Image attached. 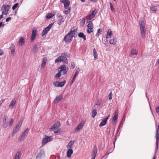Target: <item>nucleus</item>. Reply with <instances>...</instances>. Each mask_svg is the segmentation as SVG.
Here are the masks:
<instances>
[{
	"instance_id": "f257e3e1",
	"label": "nucleus",
	"mask_w": 159,
	"mask_h": 159,
	"mask_svg": "<svg viewBox=\"0 0 159 159\" xmlns=\"http://www.w3.org/2000/svg\"><path fill=\"white\" fill-rule=\"evenodd\" d=\"M76 31L77 30L75 29L73 30H71L64 37V40L66 43L71 42L73 37L75 36V35H77V34L75 33Z\"/></svg>"
},
{
	"instance_id": "f03ea898",
	"label": "nucleus",
	"mask_w": 159,
	"mask_h": 159,
	"mask_svg": "<svg viewBox=\"0 0 159 159\" xmlns=\"http://www.w3.org/2000/svg\"><path fill=\"white\" fill-rule=\"evenodd\" d=\"M139 24L140 27L141 36L143 39H144L145 36L146 29L143 20H140L139 22Z\"/></svg>"
},
{
	"instance_id": "7ed1b4c3",
	"label": "nucleus",
	"mask_w": 159,
	"mask_h": 159,
	"mask_svg": "<svg viewBox=\"0 0 159 159\" xmlns=\"http://www.w3.org/2000/svg\"><path fill=\"white\" fill-rule=\"evenodd\" d=\"M61 61L66 64H67L68 63V61L66 57L63 56H59L55 60V63H58Z\"/></svg>"
},
{
	"instance_id": "20e7f679",
	"label": "nucleus",
	"mask_w": 159,
	"mask_h": 159,
	"mask_svg": "<svg viewBox=\"0 0 159 159\" xmlns=\"http://www.w3.org/2000/svg\"><path fill=\"white\" fill-rule=\"evenodd\" d=\"M10 8L9 5H3L2 7V13L4 15H7L8 13V11Z\"/></svg>"
},
{
	"instance_id": "39448f33",
	"label": "nucleus",
	"mask_w": 159,
	"mask_h": 159,
	"mask_svg": "<svg viewBox=\"0 0 159 159\" xmlns=\"http://www.w3.org/2000/svg\"><path fill=\"white\" fill-rule=\"evenodd\" d=\"M60 72L61 74L64 75L66 73L68 70V68L66 65H62L60 67Z\"/></svg>"
},
{
	"instance_id": "423d86ee",
	"label": "nucleus",
	"mask_w": 159,
	"mask_h": 159,
	"mask_svg": "<svg viewBox=\"0 0 159 159\" xmlns=\"http://www.w3.org/2000/svg\"><path fill=\"white\" fill-rule=\"evenodd\" d=\"M93 26L92 22L90 21L87 25V32L90 34L93 31Z\"/></svg>"
},
{
	"instance_id": "0eeeda50",
	"label": "nucleus",
	"mask_w": 159,
	"mask_h": 159,
	"mask_svg": "<svg viewBox=\"0 0 159 159\" xmlns=\"http://www.w3.org/2000/svg\"><path fill=\"white\" fill-rule=\"evenodd\" d=\"M53 25V24L52 23L50 24L47 27L45 28V29L42 32V36L45 35L51 29Z\"/></svg>"
},
{
	"instance_id": "6e6552de",
	"label": "nucleus",
	"mask_w": 159,
	"mask_h": 159,
	"mask_svg": "<svg viewBox=\"0 0 159 159\" xmlns=\"http://www.w3.org/2000/svg\"><path fill=\"white\" fill-rule=\"evenodd\" d=\"M22 124V122H19L18 124L14 128L12 135H14L17 131L19 129Z\"/></svg>"
},
{
	"instance_id": "1a4fd4ad",
	"label": "nucleus",
	"mask_w": 159,
	"mask_h": 159,
	"mask_svg": "<svg viewBox=\"0 0 159 159\" xmlns=\"http://www.w3.org/2000/svg\"><path fill=\"white\" fill-rule=\"evenodd\" d=\"M44 150L43 149L40 150L36 156V159H41L44 156Z\"/></svg>"
},
{
	"instance_id": "9d476101",
	"label": "nucleus",
	"mask_w": 159,
	"mask_h": 159,
	"mask_svg": "<svg viewBox=\"0 0 159 159\" xmlns=\"http://www.w3.org/2000/svg\"><path fill=\"white\" fill-rule=\"evenodd\" d=\"M7 119L8 118L7 116H3V118L2 126L4 128H6L8 126V122Z\"/></svg>"
},
{
	"instance_id": "9b49d317",
	"label": "nucleus",
	"mask_w": 159,
	"mask_h": 159,
	"mask_svg": "<svg viewBox=\"0 0 159 159\" xmlns=\"http://www.w3.org/2000/svg\"><path fill=\"white\" fill-rule=\"evenodd\" d=\"M52 139V137L51 136H46L45 138L43 139L42 140L43 145H44L48 142L50 141Z\"/></svg>"
},
{
	"instance_id": "f8f14e48",
	"label": "nucleus",
	"mask_w": 159,
	"mask_h": 159,
	"mask_svg": "<svg viewBox=\"0 0 159 159\" xmlns=\"http://www.w3.org/2000/svg\"><path fill=\"white\" fill-rule=\"evenodd\" d=\"M57 16L59 18L58 19V24L60 25L65 21V19L60 14H58L57 15Z\"/></svg>"
},
{
	"instance_id": "ddd939ff",
	"label": "nucleus",
	"mask_w": 159,
	"mask_h": 159,
	"mask_svg": "<svg viewBox=\"0 0 159 159\" xmlns=\"http://www.w3.org/2000/svg\"><path fill=\"white\" fill-rule=\"evenodd\" d=\"M60 126V122L58 121L52 127L50 128V130H54L57 129Z\"/></svg>"
},
{
	"instance_id": "4468645a",
	"label": "nucleus",
	"mask_w": 159,
	"mask_h": 159,
	"mask_svg": "<svg viewBox=\"0 0 159 159\" xmlns=\"http://www.w3.org/2000/svg\"><path fill=\"white\" fill-rule=\"evenodd\" d=\"M37 30L35 28L33 29L32 30V32L31 34V40L32 41L34 40V39L36 37Z\"/></svg>"
},
{
	"instance_id": "2eb2a0df",
	"label": "nucleus",
	"mask_w": 159,
	"mask_h": 159,
	"mask_svg": "<svg viewBox=\"0 0 159 159\" xmlns=\"http://www.w3.org/2000/svg\"><path fill=\"white\" fill-rule=\"evenodd\" d=\"M84 125V121H82L79 123L77 125V127L75 129V130L79 131L80 129L82 128Z\"/></svg>"
},
{
	"instance_id": "dca6fc26",
	"label": "nucleus",
	"mask_w": 159,
	"mask_h": 159,
	"mask_svg": "<svg viewBox=\"0 0 159 159\" xmlns=\"http://www.w3.org/2000/svg\"><path fill=\"white\" fill-rule=\"evenodd\" d=\"M62 98V96L61 95H60L56 96L55 99L54 101V103L55 104H57L60 101Z\"/></svg>"
},
{
	"instance_id": "f3484780",
	"label": "nucleus",
	"mask_w": 159,
	"mask_h": 159,
	"mask_svg": "<svg viewBox=\"0 0 159 159\" xmlns=\"http://www.w3.org/2000/svg\"><path fill=\"white\" fill-rule=\"evenodd\" d=\"M80 70L79 68H78L76 70V71L75 72V74L73 77V78L70 82V84H72L74 80H75V78L77 74L80 71Z\"/></svg>"
},
{
	"instance_id": "a211bd4d",
	"label": "nucleus",
	"mask_w": 159,
	"mask_h": 159,
	"mask_svg": "<svg viewBox=\"0 0 159 159\" xmlns=\"http://www.w3.org/2000/svg\"><path fill=\"white\" fill-rule=\"evenodd\" d=\"M115 115L113 117L112 120V124L114 125L115 123V121L117 120V115H118V114L117 113V112L116 111L115 112Z\"/></svg>"
},
{
	"instance_id": "6ab92c4d",
	"label": "nucleus",
	"mask_w": 159,
	"mask_h": 159,
	"mask_svg": "<svg viewBox=\"0 0 159 159\" xmlns=\"http://www.w3.org/2000/svg\"><path fill=\"white\" fill-rule=\"evenodd\" d=\"M21 152L20 150L18 151L15 155L14 159H20L21 156Z\"/></svg>"
},
{
	"instance_id": "aec40b11",
	"label": "nucleus",
	"mask_w": 159,
	"mask_h": 159,
	"mask_svg": "<svg viewBox=\"0 0 159 159\" xmlns=\"http://www.w3.org/2000/svg\"><path fill=\"white\" fill-rule=\"evenodd\" d=\"M97 11H96V10L94 9L93 11L91 13V14L89 17V18L88 20H91L93 17L95 16V15Z\"/></svg>"
},
{
	"instance_id": "412c9836",
	"label": "nucleus",
	"mask_w": 159,
	"mask_h": 159,
	"mask_svg": "<svg viewBox=\"0 0 159 159\" xmlns=\"http://www.w3.org/2000/svg\"><path fill=\"white\" fill-rule=\"evenodd\" d=\"M25 43V40L24 38L21 37L20 38L18 44L20 46H22Z\"/></svg>"
},
{
	"instance_id": "4be33fe9",
	"label": "nucleus",
	"mask_w": 159,
	"mask_h": 159,
	"mask_svg": "<svg viewBox=\"0 0 159 159\" xmlns=\"http://www.w3.org/2000/svg\"><path fill=\"white\" fill-rule=\"evenodd\" d=\"M11 50V54L13 56H14V52H15V45L13 44H11L10 47Z\"/></svg>"
},
{
	"instance_id": "5701e85b",
	"label": "nucleus",
	"mask_w": 159,
	"mask_h": 159,
	"mask_svg": "<svg viewBox=\"0 0 159 159\" xmlns=\"http://www.w3.org/2000/svg\"><path fill=\"white\" fill-rule=\"evenodd\" d=\"M117 42V40L116 38L113 37L110 40V43L111 44H115Z\"/></svg>"
},
{
	"instance_id": "b1692460",
	"label": "nucleus",
	"mask_w": 159,
	"mask_h": 159,
	"mask_svg": "<svg viewBox=\"0 0 159 159\" xmlns=\"http://www.w3.org/2000/svg\"><path fill=\"white\" fill-rule=\"evenodd\" d=\"M73 152V150L71 149H69L67 152V156L68 157H70L71 156Z\"/></svg>"
},
{
	"instance_id": "393cba45",
	"label": "nucleus",
	"mask_w": 159,
	"mask_h": 159,
	"mask_svg": "<svg viewBox=\"0 0 159 159\" xmlns=\"http://www.w3.org/2000/svg\"><path fill=\"white\" fill-rule=\"evenodd\" d=\"M107 118H104L101 122L99 124V126H102L105 125L107 123Z\"/></svg>"
},
{
	"instance_id": "a878e982",
	"label": "nucleus",
	"mask_w": 159,
	"mask_h": 159,
	"mask_svg": "<svg viewBox=\"0 0 159 159\" xmlns=\"http://www.w3.org/2000/svg\"><path fill=\"white\" fill-rule=\"evenodd\" d=\"M112 32L111 30L109 29L108 30V31L106 35V38H110L111 37V36L112 35Z\"/></svg>"
},
{
	"instance_id": "bb28decb",
	"label": "nucleus",
	"mask_w": 159,
	"mask_h": 159,
	"mask_svg": "<svg viewBox=\"0 0 159 159\" xmlns=\"http://www.w3.org/2000/svg\"><path fill=\"white\" fill-rule=\"evenodd\" d=\"M78 36L79 37L83 39L84 40H86V36L82 32H80L78 34Z\"/></svg>"
},
{
	"instance_id": "cd10ccee",
	"label": "nucleus",
	"mask_w": 159,
	"mask_h": 159,
	"mask_svg": "<svg viewBox=\"0 0 159 159\" xmlns=\"http://www.w3.org/2000/svg\"><path fill=\"white\" fill-rule=\"evenodd\" d=\"M38 51V46L37 45H34L33 48L32 52L34 53L35 54Z\"/></svg>"
},
{
	"instance_id": "c85d7f7f",
	"label": "nucleus",
	"mask_w": 159,
	"mask_h": 159,
	"mask_svg": "<svg viewBox=\"0 0 159 159\" xmlns=\"http://www.w3.org/2000/svg\"><path fill=\"white\" fill-rule=\"evenodd\" d=\"M131 53L133 55H136L137 56L138 54V50L136 49H133L131 51Z\"/></svg>"
},
{
	"instance_id": "c756f323",
	"label": "nucleus",
	"mask_w": 159,
	"mask_h": 159,
	"mask_svg": "<svg viewBox=\"0 0 159 159\" xmlns=\"http://www.w3.org/2000/svg\"><path fill=\"white\" fill-rule=\"evenodd\" d=\"M26 136L23 134H22L20 137V138L18 139L19 142H20L21 141H23L24 140Z\"/></svg>"
},
{
	"instance_id": "7c9ffc66",
	"label": "nucleus",
	"mask_w": 159,
	"mask_h": 159,
	"mask_svg": "<svg viewBox=\"0 0 159 159\" xmlns=\"http://www.w3.org/2000/svg\"><path fill=\"white\" fill-rule=\"evenodd\" d=\"M85 20L84 18H83L80 21V26H83L85 23Z\"/></svg>"
},
{
	"instance_id": "2f4dec72",
	"label": "nucleus",
	"mask_w": 159,
	"mask_h": 159,
	"mask_svg": "<svg viewBox=\"0 0 159 159\" xmlns=\"http://www.w3.org/2000/svg\"><path fill=\"white\" fill-rule=\"evenodd\" d=\"M93 56L94 59H97L98 58V54L97 52V51L95 48H94L93 50Z\"/></svg>"
},
{
	"instance_id": "473e14b6",
	"label": "nucleus",
	"mask_w": 159,
	"mask_h": 159,
	"mask_svg": "<svg viewBox=\"0 0 159 159\" xmlns=\"http://www.w3.org/2000/svg\"><path fill=\"white\" fill-rule=\"evenodd\" d=\"M74 141H70L68 143L67 145V147L68 148H71L72 147V146L73 145Z\"/></svg>"
},
{
	"instance_id": "72a5a7b5",
	"label": "nucleus",
	"mask_w": 159,
	"mask_h": 159,
	"mask_svg": "<svg viewBox=\"0 0 159 159\" xmlns=\"http://www.w3.org/2000/svg\"><path fill=\"white\" fill-rule=\"evenodd\" d=\"M16 103V100L15 99H13L11 102V103L10 105V107H11V108H13V106L15 105Z\"/></svg>"
},
{
	"instance_id": "f704fd0d",
	"label": "nucleus",
	"mask_w": 159,
	"mask_h": 159,
	"mask_svg": "<svg viewBox=\"0 0 159 159\" xmlns=\"http://www.w3.org/2000/svg\"><path fill=\"white\" fill-rule=\"evenodd\" d=\"M47 62L46 59V58H44L43 60L42 64L41 65V67L44 68Z\"/></svg>"
},
{
	"instance_id": "c9c22d12",
	"label": "nucleus",
	"mask_w": 159,
	"mask_h": 159,
	"mask_svg": "<svg viewBox=\"0 0 159 159\" xmlns=\"http://www.w3.org/2000/svg\"><path fill=\"white\" fill-rule=\"evenodd\" d=\"M97 114V112L96 110L93 109L92 111V117L93 118H94Z\"/></svg>"
},
{
	"instance_id": "e433bc0d",
	"label": "nucleus",
	"mask_w": 159,
	"mask_h": 159,
	"mask_svg": "<svg viewBox=\"0 0 159 159\" xmlns=\"http://www.w3.org/2000/svg\"><path fill=\"white\" fill-rule=\"evenodd\" d=\"M93 152V156L95 157L97 153V148L96 146L94 147Z\"/></svg>"
},
{
	"instance_id": "4c0bfd02",
	"label": "nucleus",
	"mask_w": 159,
	"mask_h": 159,
	"mask_svg": "<svg viewBox=\"0 0 159 159\" xmlns=\"http://www.w3.org/2000/svg\"><path fill=\"white\" fill-rule=\"evenodd\" d=\"M54 16V14L52 13H48L46 16V18L49 19L52 17Z\"/></svg>"
},
{
	"instance_id": "58836bf2",
	"label": "nucleus",
	"mask_w": 159,
	"mask_h": 159,
	"mask_svg": "<svg viewBox=\"0 0 159 159\" xmlns=\"http://www.w3.org/2000/svg\"><path fill=\"white\" fill-rule=\"evenodd\" d=\"M66 83V80H64L63 82H59V87H63Z\"/></svg>"
},
{
	"instance_id": "ea45409f",
	"label": "nucleus",
	"mask_w": 159,
	"mask_h": 159,
	"mask_svg": "<svg viewBox=\"0 0 159 159\" xmlns=\"http://www.w3.org/2000/svg\"><path fill=\"white\" fill-rule=\"evenodd\" d=\"M69 1H67L66 2L63 3L64 4V7L65 9H67L68 8V7L69 5L70 4Z\"/></svg>"
},
{
	"instance_id": "a19ab883",
	"label": "nucleus",
	"mask_w": 159,
	"mask_h": 159,
	"mask_svg": "<svg viewBox=\"0 0 159 159\" xmlns=\"http://www.w3.org/2000/svg\"><path fill=\"white\" fill-rule=\"evenodd\" d=\"M29 131V129L28 128H26V129H25L24 131L23 132L22 134L24 135L25 136H26L27 134H28V132Z\"/></svg>"
},
{
	"instance_id": "79ce46f5",
	"label": "nucleus",
	"mask_w": 159,
	"mask_h": 159,
	"mask_svg": "<svg viewBox=\"0 0 159 159\" xmlns=\"http://www.w3.org/2000/svg\"><path fill=\"white\" fill-rule=\"evenodd\" d=\"M102 102V100L101 99H99L98 100L97 103L95 104V105H94V106L95 107L96 105H100V104H101V102Z\"/></svg>"
},
{
	"instance_id": "37998d69",
	"label": "nucleus",
	"mask_w": 159,
	"mask_h": 159,
	"mask_svg": "<svg viewBox=\"0 0 159 159\" xmlns=\"http://www.w3.org/2000/svg\"><path fill=\"white\" fill-rule=\"evenodd\" d=\"M157 8L156 6L152 7L150 8V9L151 11H154L155 12L157 11Z\"/></svg>"
},
{
	"instance_id": "c03bdc74",
	"label": "nucleus",
	"mask_w": 159,
	"mask_h": 159,
	"mask_svg": "<svg viewBox=\"0 0 159 159\" xmlns=\"http://www.w3.org/2000/svg\"><path fill=\"white\" fill-rule=\"evenodd\" d=\"M13 123H14V120H13V118H11L10 121H9V126L10 127H11V126L13 124Z\"/></svg>"
},
{
	"instance_id": "a18cd8bd",
	"label": "nucleus",
	"mask_w": 159,
	"mask_h": 159,
	"mask_svg": "<svg viewBox=\"0 0 159 159\" xmlns=\"http://www.w3.org/2000/svg\"><path fill=\"white\" fill-rule=\"evenodd\" d=\"M53 84L54 86L59 87V82L58 81H55L53 83Z\"/></svg>"
},
{
	"instance_id": "49530a36",
	"label": "nucleus",
	"mask_w": 159,
	"mask_h": 159,
	"mask_svg": "<svg viewBox=\"0 0 159 159\" xmlns=\"http://www.w3.org/2000/svg\"><path fill=\"white\" fill-rule=\"evenodd\" d=\"M101 29H99L97 30V33H96V35L98 37L99 35L101 34Z\"/></svg>"
},
{
	"instance_id": "de8ad7c7",
	"label": "nucleus",
	"mask_w": 159,
	"mask_h": 159,
	"mask_svg": "<svg viewBox=\"0 0 159 159\" xmlns=\"http://www.w3.org/2000/svg\"><path fill=\"white\" fill-rule=\"evenodd\" d=\"M70 7L67 10L64 11L63 13L66 15L68 14L70 12Z\"/></svg>"
},
{
	"instance_id": "09e8293b",
	"label": "nucleus",
	"mask_w": 159,
	"mask_h": 159,
	"mask_svg": "<svg viewBox=\"0 0 159 159\" xmlns=\"http://www.w3.org/2000/svg\"><path fill=\"white\" fill-rule=\"evenodd\" d=\"M18 3H16L12 7V9L13 10H14L18 6Z\"/></svg>"
},
{
	"instance_id": "8fccbe9b",
	"label": "nucleus",
	"mask_w": 159,
	"mask_h": 159,
	"mask_svg": "<svg viewBox=\"0 0 159 159\" xmlns=\"http://www.w3.org/2000/svg\"><path fill=\"white\" fill-rule=\"evenodd\" d=\"M54 132L55 134L58 133L61 134L62 133V131L60 129H57V131H54Z\"/></svg>"
},
{
	"instance_id": "3c124183",
	"label": "nucleus",
	"mask_w": 159,
	"mask_h": 159,
	"mask_svg": "<svg viewBox=\"0 0 159 159\" xmlns=\"http://www.w3.org/2000/svg\"><path fill=\"white\" fill-rule=\"evenodd\" d=\"M110 5L111 10L112 11H114L115 10V9L111 2L110 3Z\"/></svg>"
},
{
	"instance_id": "603ef678",
	"label": "nucleus",
	"mask_w": 159,
	"mask_h": 159,
	"mask_svg": "<svg viewBox=\"0 0 159 159\" xmlns=\"http://www.w3.org/2000/svg\"><path fill=\"white\" fill-rule=\"evenodd\" d=\"M156 145L157 148H158V143L159 140V136H156Z\"/></svg>"
},
{
	"instance_id": "864d4df0",
	"label": "nucleus",
	"mask_w": 159,
	"mask_h": 159,
	"mask_svg": "<svg viewBox=\"0 0 159 159\" xmlns=\"http://www.w3.org/2000/svg\"><path fill=\"white\" fill-rule=\"evenodd\" d=\"M61 73L59 71L56 75L55 77L58 78L60 77L61 76Z\"/></svg>"
},
{
	"instance_id": "5fc2aeb1",
	"label": "nucleus",
	"mask_w": 159,
	"mask_h": 159,
	"mask_svg": "<svg viewBox=\"0 0 159 159\" xmlns=\"http://www.w3.org/2000/svg\"><path fill=\"white\" fill-rule=\"evenodd\" d=\"M75 66V64L74 62L71 63V66L72 69L74 68Z\"/></svg>"
},
{
	"instance_id": "6e6d98bb",
	"label": "nucleus",
	"mask_w": 159,
	"mask_h": 159,
	"mask_svg": "<svg viewBox=\"0 0 159 159\" xmlns=\"http://www.w3.org/2000/svg\"><path fill=\"white\" fill-rule=\"evenodd\" d=\"M112 94L111 92L108 96V98L109 100H111L112 99Z\"/></svg>"
},
{
	"instance_id": "4d7b16f0",
	"label": "nucleus",
	"mask_w": 159,
	"mask_h": 159,
	"mask_svg": "<svg viewBox=\"0 0 159 159\" xmlns=\"http://www.w3.org/2000/svg\"><path fill=\"white\" fill-rule=\"evenodd\" d=\"M11 19V17L7 18L6 20V22H8Z\"/></svg>"
},
{
	"instance_id": "13d9d810",
	"label": "nucleus",
	"mask_w": 159,
	"mask_h": 159,
	"mask_svg": "<svg viewBox=\"0 0 159 159\" xmlns=\"http://www.w3.org/2000/svg\"><path fill=\"white\" fill-rule=\"evenodd\" d=\"M3 54V51L1 49L0 50V56L2 55Z\"/></svg>"
},
{
	"instance_id": "bf43d9fd",
	"label": "nucleus",
	"mask_w": 159,
	"mask_h": 159,
	"mask_svg": "<svg viewBox=\"0 0 159 159\" xmlns=\"http://www.w3.org/2000/svg\"><path fill=\"white\" fill-rule=\"evenodd\" d=\"M156 112H159V107H157L156 108Z\"/></svg>"
},
{
	"instance_id": "052dcab7",
	"label": "nucleus",
	"mask_w": 159,
	"mask_h": 159,
	"mask_svg": "<svg viewBox=\"0 0 159 159\" xmlns=\"http://www.w3.org/2000/svg\"><path fill=\"white\" fill-rule=\"evenodd\" d=\"M61 2L62 3H64L67 1V0H60Z\"/></svg>"
},
{
	"instance_id": "680f3d73",
	"label": "nucleus",
	"mask_w": 159,
	"mask_h": 159,
	"mask_svg": "<svg viewBox=\"0 0 159 159\" xmlns=\"http://www.w3.org/2000/svg\"><path fill=\"white\" fill-rule=\"evenodd\" d=\"M157 131H158L157 130V133H156V136H159V133H158Z\"/></svg>"
},
{
	"instance_id": "e2e57ef3",
	"label": "nucleus",
	"mask_w": 159,
	"mask_h": 159,
	"mask_svg": "<svg viewBox=\"0 0 159 159\" xmlns=\"http://www.w3.org/2000/svg\"><path fill=\"white\" fill-rule=\"evenodd\" d=\"M3 14H1V15H0V19H1V18H3Z\"/></svg>"
},
{
	"instance_id": "0e129e2a",
	"label": "nucleus",
	"mask_w": 159,
	"mask_h": 159,
	"mask_svg": "<svg viewBox=\"0 0 159 159\" xmlns=\"http://www.w3.org/2000/svg\"><path fill=\"white\" fill-rule=\"evenodd\" d=\"M157 64L158 65H159V59H157Z\"/></svg>"
},
{
	"instance_id": "69168bd1",
	"label": "nucleus",
	"mask_w": 159,
	"mask_h": 159,
	"mask_svg": "<svg viewBox=\"0 0 159 159\" xmlns=\"http://www.w3.org/2000/svg\"><path fill=\"white\" fill-rule=\"evenodd\" d=\"M63 54L65 56H67V52H65Z\"/></svg>"
},
{
	"instance_id": "338daca9",
	"label": "nucleus",
	"mask_w": 159,
	"mask_h": 159,
	"mask_svg": "<svg viewBox=\"0 0 159 159\" xmlns=\"http://www.w3.org/2000/svg\"><path fill=\"white\" fill-rule=\"evenodd\" d=\"M2 25V22H0V27H1Z\"/></svg>"
},
{
	"instance_id": "774afa93",
	"label": "nucleus",
	"mask_w": 159,
	"mask_h": 159,
	"mask_svg": "<svg viewBox=\"0 0 159 159\" xmlns=\"http://www.w3.org/2000/svg\"><path fill=\"white\" fill-rule=\"evenodd\" d=\"M110 117V115H108L106 118H107V120H108V119Z\"/></svg>"
}]
</instances>
